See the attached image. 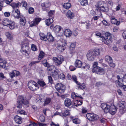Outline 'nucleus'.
I'll use <instances>...</instances> for the list:
<instances>
[{
  "label": "nucleus",
  "mask_w": 126,
  "mask_h": 126,
  "mask_svg": "<svg viewBox=\"0 0 126 126\" xmlns=\"http://www.w3.org/2000/svg\"><path fill=\"white\" fill-rule=\"evenodd\" d=\"M28 103V101L25 99L23 96L21 95L18 97L16 103V107L19 109L21 108L22 104L27 105Z\"/></svg>",
  "instance_id": "1"
},
{
  "label": "nucleus",
  "mask_w": 126,
  "mask_h": 126,
  "mask_svg": "<svg viewBox=\"0 0 126 126\" xmlns=\"http://www.w3.org/2000/svg\"><path fill=\"white\" fill-rule=\"evenodd\" d=\"M3 25L9 27L11 29H14L15 27V22L7 19H4L3 21Z\"/></svg>",
  "instance_id": "2"
},
{
  "label": "nucleus",
  "mask_w": 126,
  "mask_h": 126,
  "mask_svg": "<svg viewBox=\"0 0 126 126\" xmlns=\"http://www.w3.org/2000/svg\"><path fill=\"white\" fill-rule=\"evenodd\" d=\"M38 85L34 81L30 80L28 83V86L31 90L35 91L37 89H38Z\"/></svg>",
  "instance_id": "3"
},
{
  "label": "nucleus",
  "mask_w": 126,
  "mask_h": 126,
  "mask_svg": "<svg viewBox=\"0 0 126 126\" xmlns=\"http://www.w3.org/2000/svg\"><path fill=\"white\" fill-rule=\"evenodd\" d=\"M53 60L55 63L56 65L58 66H60L64 61L63 57L60 55L58 56L57 57H54Z\"/></svg>",
  "instance_id": "4"
},
{
  "label": "nucleus",
  "mask_w": 126,
  "mask_h": 126,
  "mask_svg": "<svg viewBox=\"0 0 126 126\" xmlns=\"http://www.w3.org/2000/svg\"><path fill=\"white\" fill-rule=\"evenodd\" d=\"M55 87L58 92L61 93H63L65 90V86L60 83L56 84Z\"/></svg>",
  "instance_id": "5"
},
{
  "label": "nucleus",
  "mask_w": 126,
  "mask_h": 126,
  "mask_svg": "<svg viewBox=\"0 0 126 126\" xmlns=\"http://www.w3.org/2000/svg\"><path fill=\"white\" fill-rule=\"evenodd\" d=\"M117 78L118 80L116 81L115 82L117 83L119 87H122L123 84V82H126V74L124 76L123 79L120 78L119 75L117 76Z\"/></svg>",
  "instance_id": "6"
},
{
  "label": "nucleus",
  "mask_w": 126,
  "mask_h": 126,
  "mask_svg": "<svg viewBox=\"0 0 126 126\" xmlns=\"http://www.w3.org/2000/svg\"><path fill=\"white\" fill-rule=\"evenodd\" d=\"M92 72L96 74L99 75L103 74L105 72L104 69L99 66L93 67Z\"/></svg>",
  "instance_id": "7"
},
{
  "label": "nucleus",
  "mask_w": 126,
  "mask_h": 126,
  "mask_svg": "<svg viewBox=\"0 0 126 126\" xmlns=\"http://www.w3.org/2000/svg\"><path fill=\"white\" fill-rule=\"evenodd\" d=\"M29 47L25 44L21 46L20 51L21 53L26 56L29 55L28 50H29Z\"/></svg>",
  "instance_id": "8"
},
{
  "label": "nucleus",
  "mask_w": 126,
  "mask_h": 126,
  "mask_svg": "<svg viewBox=\"0 0 126 126\" xmlns=\"http://www.w3.org/2000/svg\"><path fill=\"white\" fill-rule=\"evenodd\" d=\"M54 67L53 66H51L47 70L48 74L52 76L53 77L55 76L58 74V72L56 70L52 69Z\"/></svg>",
  "instance_id": "9"
},
{
  "label": "nucleus",
  "mask_w": 126,
  "mask_h": 126,
  "mask_svg": "<svg viewBox=\"0 0 126 126\" xmlns=\"http://www.w3.org/2000/svg\"><path fill=\"white\" fill-rule=\"evenodd\" d=\"M87 118L90 120L94 121L98 118V116L94 113H87L86 115Z\"/></svg>",
  "instance_id": "10"
},
{
  "label": "nucleus",
  "mask_w": 126,
  "mask_h": 126,
  "mask_svg": "<svg viewBox=\"0 0 126 126\" xmlns=\"http://www.w3.org/2000/svg\"><path fill=\"white\" fill-rule=\"evenodd\" d=\"M93 52V50H89L87 53V57L88 59L90 61L93 60L96 57Z\"/></svg>",
  "instance_id": "11"
},
{
  "label": "nucleus",
  "mask_w": 126,
  "mask_h": 126,
  "mask_svg": "<svg viewBox=\"0 0 126 126\" xmlns=\"http://www.w3.org/2000/svg\"><path fill=\"white\" fill-rule=\"evenodd\" d=\"M101 106L104 110L105 113H107L109 112L110 108V106L107 104L105 103H104L101 104Z\"/></svg>",
  "instance_id": "12"
},
{
  "label": "nucleus",
  "mask_w": 126,
  "mask_h": 126,
  "mask_svg": "<svg viewBox=\"0 0 126 126\" xmlns=\"http://www.w3.org/2000/svg\"><path fill=\"white\" fill-rule=\"evenodd\" d=\"M54 31L56 33H60V35H62L63 34V30L60 26H55L54 28Z\"/></svg>",
  "instance_id": "13"
},
{
  "label": "nucleus",
  "mask_w": 126,
  "mask_h": 126,
  "mask_svg": "<svg viewBox=\"0 0 126 126\" xmlns=\"http://www.w3.org/2000/svg\"><path fill=\"white\" fill-rule=\"evenodd\" d=\"M12 15L15 18H19L21 16L20 15L19 10L17 9L13 11Z\"/></svg>",
  "instance_id": "14"
},
{
  "label": "nucleus",
  "mask_w": 126,
  "mask_h": 126,
  "mask_svg": "<svg viewBox=\"0 0 126 126\" xmlns=\"http://www.w3.org/2000/svg\"><path fill=\"white\" fill-rule=\"evenodd\" d=\"M112 38L111 36H109L107 38H103L102 40V41L107 45H108L111 43Z\"/></svg>",
  "instance_id": "15"
},
{
  "label": "nucleus",
  "mask_w": 126,
  "mask_h": 126,
  "mask_svg": "<svg viewBox=\"0 0 126 126\" xmlns=\"http://www.w3.org/2000/svg\"><path fill=\"white\" fill-rule=\"evenodd\" d=\"M41 19L40 18H36L33 21L31 22V24L30 25V26L32 27L33 26H35L38 24L40 22L41 20Z\"/></svg>",
  "instance_id": "16"
},
{
  "label": "nucleus",
  "mask_w": 126,
  "mask_h": 126,
  "mask_svg": "<svg viewBox=\"0 0 126 126\" xmlns=\"http://www.w3.org/2000/svg\"><path fill=\"white\" fill-rule=\"evenodd\" d=\"M110 108L109 112L112 115H114L116 113V107L114 105H112L110 106Z\"/></svg>",
  "instance_id": "17"
},
{
  "label": "nucleus",
  "mask_w": 126,
  "mask_h": 126,
  "mask_svg": "<svg viewBox=\"0 0 126 126\" xmlns=\"http://www.w3.org/2000/svg\"><path fill=\"white\" fill-rule=\"evenodd\" d=\"M50 5V4L49 2H45L42 3L41 4V6L43 10H46V8L49 7Z\"/></svg>",
  "instance_id": "18"
},
{
  "label": "nucleus",
  "mask_w": 126,
  "mask_h": 126,
  "mask_svg": "<svg viewBox=\"0 0 126 126\" xmlns=\"http://www.w3.org/2000/svg\"><path fill=\"white\" fill-rule=\"evenodd\" d=\"M47 40L49 42H53L54 41V38L50 32H48L46 36Z\"/></svg>",
  "instance_id": "19"
},
{
  "label": "nucleus",
  "mask_w": 126,
  "mask_h": 126,
  "mask_svg": "<svg viewBox=\"0 0 126 126\" xmlns=\"http://www.w3.org/2000/svg\"><path fill=\"white\" fill-rule=\"evenodd\" d=\"M83 63H82L81 61L79 60H77L75 62V66L77 67H82V64Z\"/></svg>",
  "instance_id": "20"
},
{
  "label": "nucleus",
  "mask_w": 126,
  "mask_h": 126,
  "mask_svg": "<svg viewBox=\"0 0 126 126\" xmlns=\"http://www.w3.org/2000/svg\"><path fill=\"white\" fill-rule=\"evenodd\" d=\"M64 104L65 106L69 107L72 104L71 100L68 98H66L64 100Z\"/></svg>",
  "instance_id": "21"
},
{
  "label": "nucleus",
  "mask_w": 126,
  "mask_h": 126,
  "mask_svg": "<svg viewBox=\"0 0 126 126\" xmlns=\"http://www.w3.org/2000/svg\"><path fill=\"white\" fill-rule=\"evenodd\" d=\"M22 119L17 115H16L14 117V119L16 122L18 124H20L22 122Z\"/></svg>",
  "instance_id": "22"
},
{
  "label": "nucleus",
  "mask_w": 126,
  "mask_h": 126,
  "mask_svg": "<svg viewBox=\"0 0 126 126\" xmlns=\"http://www.w3.org/2000/svg\"><path fill=\"white\" fill-rule=\"evenodd\" d=\"M101 51V48H96L93 50V52L96 57V56H99L100 55V52Z\"/></svg>",
  "instance_id": "23"
},
{
  "label": "nucleus",
  "mask_w": 126,
  "mask_h": 126,
  "mask_svg": "<svg viewBox=\"0 0 126 126\" xmlns=\"http://www.w3.org/2000/svg\"><path fill=\"white\" fill-rule=\"evenodd\" d=\"M20 18V24L24 26L26 23V20L25 18L21 16L19 17Z\"/></svg>",
  "instance_id": "24"
},
{
  "label": "nucleus",
  "mask_w": 126,
  "mask_h": 126,
  "mask_svg": "<svg viewBox=\"0 0 126 126\" xmlns=\"http://www.w3.org/2000/svg\"><path fill=\"white\" fill-rule=\"evenodd\" d=\"M66 16L70 19H72L74 16V13L72 12L70 10H68L67 12Z\"/></svg>",
  "instance_id": "25"
},
{
  "label": "nucleus",
  "mask_w": 126,
  "mask_h": 126,
  "mask_svg": "<svg viewBox=\"0 0 126 126\" xmlns=\"http://www.w3.org/2000/svg\"><path fill=\"white\" fill-rule=\"evenodd\" d=\"M53 22V19L52 18H50L47 19L45 21V22L47 26H49Z\"/></svg>",
  "instance_id": "26"
},
{
  "label": "nucleus",
  "mask_w": 126,
  "mask_h": 126,
  "mask_svg": "<svg viewBox=\"0 0 126 126\" xmlns=\"http://www.w3.org/2000/svg\"><path fill=\"white\" fill-rule=\"evenodd\" d=\"M7 63V62L5 60L3 61L2 62H0V66L5 69H6L7 68L6 67V64Z\"/></svg>",
  "instance_id": "27"
},
{
  "label": "nucleus",
  "mask_w": 126,
  "mask_h": 126,
  "mask_svg": "<svg viewBox=\"0 0 126 126\" xmlns=\"http://www.w3.org/2000/svg\"><path fill=\"white\" fill-rule=\"evenodd\" d=\"M55 12L53 10H50L48 13V16L50 18L53 19L54 17Z\"/></svg>",
  "instance_id": "28"
},
{
  "label": "nucleus",
  "mask_w": 126,
  "mask_h": 126,
  "mask_svg": "<svg viewBox=\"0 0 126 126\" xmlns=\"http://www.w3.org/2000/svg\"><path fill=\"white\" fill-rule=\"evenodd\" d=\"M105 60L106 61L109 63L113 62V60L111 57L109 56H106L105 57Z\"/></svg>",
  "instance_id": "29"
},
{
  "label": "nucleus",
  "mask_w": 126,
  "mask_h": 126,
  "mask_svg": "<svg viewBox=\"0 0 126 126\" xmlns=\"http://www.w3.org/2000/svg\"><path fill=\"white\" fill-rule=\"evenodd\" d=\"M79 1L82 6L86 5L88 4L87 0H79Z\"/></svg>",
  "instance_id": "30"
},
{
  "label": "nucleus",
  "mask_w": 126,
  "mask_h": 126,
  "mask_svg": "<svg viewBox=\"0 0 126 126\" xmlns=\"http://www.w3.org/2000/svg\"><path fill=\"white\" fill-rule=\"evenodd\" d=\"M71 5L70 3L67 2L65 3L63 5V7L67 9H68L71 7Z\"/></svg>",
  "instance_id": "31"
},
{
  "label": "nucleus",
  "mask_w": 126,
  "mask_h": 126,
  "mask_svg": "<svg viewBox=\"0 0 126 126\" xmlns=\"http://www.w3.org/2000/svg\"><path fill=\"white\" fill-rule=\"evenodd\" d=\"M42 63L45 66L48 68H49L51 66L47 62V60H44L42 62Z\"/></svg>",
  "instance_id": "32"
},
{
  "label": "nucleus",
  "mask_w": 126,
  "mask_h": 126,
  "mask_svg": "<svg viewBox=\"0 0 126 126\" xmlns=\"http://www.w3.org/2000/svg\"><path fill=\"white\" fill-rule=\"evenodd\" d=\"M125 102L123 101H120L118 103V105L120 107H122L124 109L125 108Z\"/></svg>",
  "instance_id": "33"
},
{
  "label": "nucleus",
  "mask_w": 126,
  "mask_h": 126,
  "mask_svg": "<svg viewBox=\"0 0 126 126\" xmlns=\"http://www.w3.org/2000/svg\"><path fill=\"white\" fill-rule=\"evenodd\" d=\"M40 39L42 40L46 41L47 40V38L45 34L42 33H40Z\"/></svg>",
  "instance_id": "34"
},
{
  "label": "nucleus",
  "mask_w": 126,
  "mask_h": 126,
  "mask_svg": "<svg viewBox=\"0 0 126 126\" xmlns=\"http://www.w3.org/2000/svg\"><path fill=\"white\" fill-rule=\"evenodd\" d=\"M37 83L40 86L42 87L46 85V84L44 81H42L40 80H38Z\"/></svg>",
  "instance_id": "35"
},
{
  "label": "nucleus",
  "mask_w": 126,
  "mask_h": 126,
  "mask_svg": "<svg viewBox=\"0 0 126 126\" xmlns=\"http://www.w3.org/2000/svg\"><path fill=\"white\" fill-rule=\"evenodd\" d=\"M20 3V6L22 5V6L24 7L26 9H27V8L28 7V4L24 0L22 1L21 3Z\"/></svg>",
  "instance_id": "36"
},
{
  "label": "nucleus",
  "mask_w": 126,
  "mask_h": 126,
  "mask_svg": "<svg viewBox=\"0 0 126 126\" xmlns=\"http://www.w3.org/2000/svg\"><path fill=\"white\" fill-rule=\"evenodd\" d=\"M64 34L66 37H69L71 35V33L69 31V29H66L65 30L64 32Z\"/></svg>",
  "instance_id": "37"
},
{
  "label": "nucleus",
  "mask_w": 126,
  "mask_h": 126,
  "mask_svg": "<svg viewBox=\"0 0 126 126\" xmlns=\"http://www.w3.org/2000/svg\"><path fill=\"white\" fill-rule=\"evenodd\" d=\"M45 55V53L43 52L42 51H40L38 56V59L39 60H41L44 57Z\"/></svg>",
  "instance_id": "38"
},
{
  "label": "nucleus",
  "mask_w": 126,
  "mask_h": 126,
  "mask_svg": "<svg viewBox=\"0 0 126 126\" xmlns=\"http://www.w3.org/2000/svg\"><path fill=\"white\" fill-rule=\"evenodd\" d=\"M69 113V112L67 110L64 111L63 112H62L61 113V116H63L66 117L68 116Z\"/></svg>",
  "instance_id": "39"
},
{
  "label": "nucleus",
  "mask_w": 126,
  "mask_h": 126,
  "mask_svg": "<svg viewBox=\"0 0 126 126\" xmlns=\"http://www.w3.org/2000/svg\"><path fill=\"white\" fill-rule=\"evenodd\" d=\"M111 22L113 24H116L117 25H119L120 24V21H117L116 19H114L111 21Z\"/></svg>",
  "instance_id": "40"
},
{
  "label": "nucleus",
  "mask_w": 126,
  "mask_h": 126,
  "mask_svg": "<svg viewBox=\"0 0 126 126\" xmlns=\"http://www.w3.org/2000/svg\"><path fill=\"white\" fill-rule=\"evenodd\" d=\"M104 4V2L102 1H98L97 3V5L96 6V7L98 8L103 6V5Z\"/></svg>",
  "instance_id": "41"
},
{
  "label": "nucleus",
  "mask_w": 126,
  "mask_h": 126,
  "mask_svg": "<svg viewBox=\"0 0 126 126\" xmlns=\"http://www.w3.org/2000/svg\"><path fill=\"white\" fill-rule=\"evenodd\" d=\"M78 85L77 86L78 89H83L85 87V86L84 84H81L79 83Z\"/></svg>",
  "instance_id": "42"
},
{
  "label": "nucleus",
  "mask_w": 126,
  "mask_h": 126,
  "mask_svg": "<svg viewBox=\"0 0 126 126\" xmlns=\"http://www.w3.org/2000/svg\"><path fill=\"white\" fill-rule=\"evenodd\" d=\"M90 67V66L88 64H86V63H83L82 64V68L84 69H85L86 70H87L89 69Z\"/></svg>",
  "instance_id": "43"
},
{
  "label": "nucleus",
  "mask_w": 126,
  "mask_h": 126,
  "mask_svg": "<svg viewBox=\"0 0 126 126\" xmlns=\"http://www.w3.org/2000/svg\"><path fill=\"white\" fill-rule=\"evenodd\" d=\"M51 101V98H47L45 99L44 103V106L47 105Z\"/></svg>",
  "instance_id": "44"
},
{
  "label": "nucleus",
  "mask_w": 126,
  "mask_h": 126,
  "mask_svg": "<svg viewBox=\"0 0 126 126\" xmlns=\"http://www.w3.org/2000/svg\"><path fill=\"white\" fill-rule=\"evenodd\" d=\"M11 6L13 8H16L19 6H20V2H18L17 3H12V4Z\"/></svg>",
  "instance_id": "45"
},
{
  "label": "nucleus",
  "mask_w": 126,
  "mask_h": 126,
  "mask_svg": "<svg viewBox=\"0 0 126 126\" xmlns=\"http://www.w3.org/2000/svg\"><path fill=\"white\" fill-rule=\"evenodd\" d=\"M57 49L59 50V51L62 52L65 49V47L63 46H60L57 47Z\"/></svg>",
  "instance_id": "46"
},
{
  "label": "nucleus",
  "mask_w": 126,
  "mask_h": 126,
  "mask_svg": "<svg viewBox=\"0 0 126 126\" xmlns=\"http://www.w3.org/2000/svg\"><path fill=\"white\" fill-rule=\"evenodd\" d=\"M72 95V96L73 97H79L81 99H83L82 97L81 96V95H78L77 93H73Z\"/></svg>",
  "instance_id": "47"
},
{
  "label": "nucleus",
  "mask_w": 126,
  "mask_h": 126,
  "mask_svg": "<svg viewBox=\"0 0 126 126\" xmlns=\"http://www.w3.org/2000/svg\"><path fill=\"white\" fill-rule=\"evenodd\" d=\"M31 49L34 51H36L37 50L36 46L34 44L32 45Z\"/></svg>",
  "instance_id": "48"
},
{
  "label": "nucleus",
  "mask_w": 126,
  "mask_h": 126,
  "mask_svg": "<svg viewBox=\"0 0 126 126\" xmlns=\"http://www.w3.org/2000/svg\"><path fill=\"white\" fill-rule=\"evenodd\" d=\"M9 75L10 77L11 78H13L16 75L15 72H14V70L12 71L11 72L9 73Z\"/></svg>",
  "instance_id": "49"
},
{
  "label": "nucleus",
  "mask_w": 126,
  "mask_h": 126,
  "mask_svg": "<svg viewBox=\"0 0 126 126\" xmlns=\"http://www.w3.org/2000/svg\"><path fill=\"white\" fill-rule=\"evenodd\" d=\"M75 46V44L74 43H72L70 45V50H74Z\"/></svg>",
  "instance_id": "50"
},
{
  "label": "nucleus",
  "mask_w": 126,
  "mask_h": 126,
  "mask_svg": "<svg viewBox=\"0 0 126 126\" xmlns=\"http://www.w3.org/2000/svg\"><path fill=\"white\" fill-rule=\"evenodd\" d=\"M72 78L74 80V81L77 84H78L79 82L77 81V78L76 76L75 75H73L72 76Z\"/></svg>",
  "instance_id": "51"
},
{
  "label": "nucleus",
  "mask_w": 126,
  "mask_h": 126,
  "mask_svg": "<svg viewBox=\"0 0 126 126\" xmlns=\"http://www.w3.org/2000/svg\"><path fill=\"white\" fill-rule=\"evenodd\" d=\"M28 12L29 14H32L34 12V8L32 7L29 8V9Z\"/></svg>",
  "instance_id": "52"
},
{
  "label": "nucleus",
  "mask_w": 126,
  "mask_h": 126,
  "mask_svg": "<svg viewBox=\"0 0 126 126\" xmlns=\"http://www.w3.org/2000/svg\"><path fill=\"white\" fill-rule=\"evenodd\" d=\"M98 9L100 11H101L104 12H106L107 11V10L104 7V6H103L102 7H101L99 8Z\"/></svg>",
  "instance_id": "53"
},
{
  "label": "nucleus",
  "mask_w": 126,
  "mask_h": 126,
  "mask_svg": "<svg viewBox=\"0 0 126 126\" xmlns=\"http://www.w3.org/2000/svg\"><path fill=\"white\" fill-rule=\"evenodd\" d=\"M77 104H76V103H74V104L75 106L76 107H77L78 106L81 105L82 103V102L81 101H77Z\"/></svg>",
  "instance_id": "54"
},
{
  "label": "nucleus",
  "mask_w": 126,
  "mask_h": 126,
  "mask_svg": "<svg viewBox=\"0 0 126 126\" xmlns=\"http://www.w3.org/2000/svg\"><path fill=\"white\" fill-rule=\"evenodd\" d=\"M48 79L49 82L51 84L53 82V80L51 76H48Z\"/></svg>",
  "instance_id": "55"
},
{
  "label": "nucleus",
  "mask_w": 126,
  "mask_h": 126,
  "mask_svg": "<svg viewBox=\"0 0 126 126\" xmlns=\"http://www.w3.org/2000/svg\"><path fill=\"white\" fill-rule=\"evenodd\" d=\"M86 23V28L87 29H89L90 28V25L89 21H86L85 22Z\"/></svg>",
  "instance_id": "56"
},
{
  "label": "nucleus",
  "mask_w": 126,
  "mask_h": 126,
  "mask_svg": "<svg viewBox=\"0 0 126 126\" xmlns=\"http://www.w3.org/2000/svg\"><path fill=\"white\" fill-rule=\"evenodd\" d=\"M17 112L21 114H25V111L24 110H20L17 111Z\"/></svg>",
  "instance_id": "57"
},
{
  "label": "nucleus",
  "mask_w": 126,
  "mask_h": 126,
  "mask_svg": "<svg viewBox=\"0 0 126 126\" xmlns=\"http://www.w3.org/2000/svg\"><path fill=\"white\" fill-rule=\"evenodd\" d=\"M6 78V77L4 76L3 74L2 73H0V79H2Z\"/></svg>",
  "instance_id": "58"
},
{
  "label": "nucleus",
  "mask_w": 126,
  "mask_h": 126,
  "mask_svg": "<svg viewBox=\"0 0 126 126\" xmlns=\"http://www.w3.org/2000/svg\"><path fill=\"white\" fill-rule=\"evenodd\" d=\"M109 63L110 66L111 67L114 68L115 67V64L112 62H110Z\"/></svg>",
  "instance_id": "59"
},
{
  "label": "nucleus",
  "mask_w": 126,
  "mask_h": 126,
  "mask_svg": "<svg viewBox=\"0 0 126 126\" xmlns=\"http://www.w3.org/2000/svg\"><path fill=\"white\" fill-rule=\"evenodd\" d=\"M73 122L75 124H79V120L78 119H75L73 120Z\"/></svg>",
  "instance_id": "60"
},
{
  "label": "nucleus",
  "mask_w": 126,
  "mask_h": 126,
  "mask_svg": "<svg viewBox=\"0 0 126 126\" xmlns=\"http://www.w3.org/2000/svg\"><path fill=\"white\" fill-rule=\"evenodd\" d=\"M102 23L105 26H109V24L105 20H103L102 21Z\"/></svg>",
  "instance_id": "61"
},
{
  "label": "nucleus",
  "mask_w": 126,
  "mask_h": 126,
  "mask_svg": "<svg viewBox=\"0 0 126 126\" xmlns=\"http://www.w3.org/2000/svg\"><path fill=\"white\" fill-rule=\"evenodd\" d=\"M60 77L61 79H63L65 78V76L63 73H62L60 74Z\"/></svg>",
  "instance_id": "62"
},
{
  "label": "nucleus",
  "mask_w": 126,
  "mask_h": 126,
  "mask_svg": "<svg viewBox=\"0 0 126 126\" xmlns=\"http://www.w3.org/2000/svg\"><path fill=\"white\" fill-rule=\"evenodd\" d=\"M103 85H104V84L101 82H97L96 84V86H99Z\"/></svg>",
  "instance_id": "63"
},
{
  "label": "nucleus",
  "mask_w": 126,
  "mask_h": 126,
  "mask_svg": "<svg viewBox=\"0 0 126 126\" xmlns=\"http://www.w3.org/2000/svg\"><path fill=\"white\" fill-rule=\"evenodd\" d=\"M69 69L71 71H73L76 69V68L72 66H70L69 67Z\"/></svg>",
  "instance_id": "64"
}]
</instances>
